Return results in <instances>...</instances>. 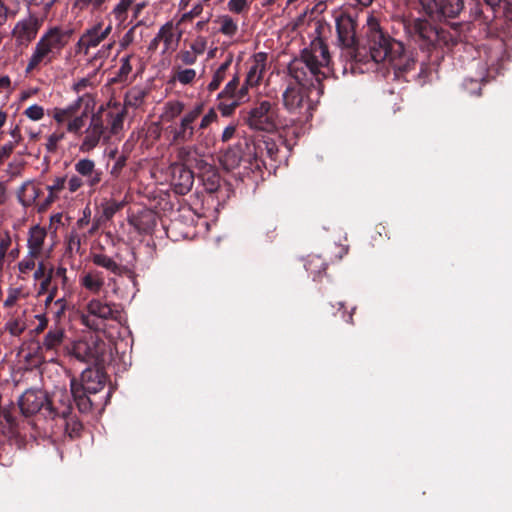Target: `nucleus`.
<instances>
[{
	"instance_id": "f257e3e1",
	"label": "nucleus",
	"mask_w": 512,
	"mask_h": 512,
	"mask_svg": "<svg viewBox=\"0 0 512 512\" xmlns=\"http://www.w3.org/2000/svg\"><path fill=\"white\" fill-rule=\"evenodd\" d=\"M95 99L92 94H83L64 107H55L52 117L58 125H64L66 132L77 137L82 136L79 151L89 153L95 149L105 132L102 117L92 114L86 129L89 114L93 112Z\"/></svg>"
},
{
	"instance_id": "f03ea898",
	"label": "nucleus",
	"mask_w": 512,
	"mask_h": 512,
	"mask_svg": "<svg viewBox=\"0 0 512 512\" xmlns=\"http://www.w3.org/2000/svg\"><path fill=\"white\" fill-rule=\"evenodd\" d=\"M329 62L327 46L322 40L316 39L302 51L300 57L290 62L288 72L294 83L316 87L330 73Z\"/></svg>"
},
{
	"instance_id": "7ed1b4c3",
	"label": "nucleus",
	"mask_w": 512,
	"mask_h": 512,
	"mask_svg": "<svg viewBox=\"0 0 512 512\" xmlns=\"http://www.w3.org/2000/svg\"><path fill=\"white\" fill-rule=\"evenodd\" d=\"M360 47L366 49L376 63L388 61L397 65L398 60L404 54L403 44L385 33L379 20L373 14L367 16L366 22L362 26Z\"/></svg>"
},
{
	"instance_id": "20e7f679",
	"label": "nucleus",
	"mask_w": 512,
	"mask_h": 512,
	"mask_svg": "<svg viewBox=\"0 0 512 512\" xmlns=\"http://www.w3.org/2000/svg\"><path fill=\"white\" fill-rule=\"evenodd\" d=\"M333 18L342 56L347 60H358L361 40L357 37V16L343 9H336L333 12Z\"/></svg>"
},
{
	"instance_id": "39448f33",
	"label": "nucleus",
	"mask_w": 512,
	"mask_h": 512,
	"mask_svg": "<svg viewBox=\"0 0 512 512\" xmlns=\"http://www.w3.org/2000/svg\"><path fill=\"white\" fill-rule=\"evenodd\" d=\"M68 42L67 32L52 28L48 30L37 42L27 64V71H32L39 65H47L60 54Z\"/></svg>"
},
{
	"instance_id": "423d86ee",
	"label": "nucleus",
	"mask_w": 512,
	"mask_h": 512,
	"mask_svg": "<svg viewBox=\"0 0 512 512\" xmlns=\"http://www.w3.org/2000/svg\"><path fill=\"white\" fill-rule=\"evenodd\" d=\"M68 42L67 32L52 28L48 30L37 42L27 64V71H32L39 65H47L60 54Z\"/></svg>"
},
{
	"instance_id": "0eeeda50",
	"label": "nucleus",
	"mask_w": 512,
	"mask_h": 512,
	"mask_svg": "<svg viewBox=\"0 0 512 512\" xmlns=\"http://www.w3.org/2000/svg\"><path fill=\"white\" fill-rule=\"evenodd\" d=\"M68 42L67 32L52 28L48 30L37 42L27 64V71H32L39 65H47L60 54Z\"/></svg>"
},
{
	"instance_id": "6e6552de",
	"label": "nucleus",
	"mask_w": 512,
	"mask_h": 512,
	"mask_svg": "<svg viewBox=\"0 0 512 512\" xmlns=\"http://www.w3.org/2000/svg\"><path fill=\"white\" fill-rule=\"evenodd\" d=\"M112 321H122L118 306L98 298L89 300L81 314V323L95 331L104 330Z\"/></svg>"
},
{
	"instance_id": "1a4fd4ad",
	"label": "nucleus",
	"mask_w": 512,
	"mask_h": 512,
	"mask_svg": "<svg viewBox=\"0 0 512 512\" xmlns=\"http://www.w3.org/2000/svg\"><path fill=\"white\" fill-rule=\"evenodd\" d=\"M106 383L105 375L98 369H86L82 372L80 380L72 379L70 394L82 412L91 409V401L86 394H95L103 389Z\"/></svg>"
},
{
	"instance_id": "9d476101",
	"label": "nucleus",
	"mask_w": 512,
	"mask_h": 512,
	"mask_svg": "<svg viewBox=\"0 0 512 512\" xmlns=\"http://www.w3.org/2000/svg\"><path fill=\"white\" fill-rule=\"evenodd\" d=\"M311 86H300L290 82L282 94L285 109L292 116L287 121L289 127L295 122H302L311 117L313 105L308 98V90Z\"/></svg>"
},
{
	"instance_id": "9b49d317",
	"label": "nucleus",
	"mask_w": 512,
	"mask_h": 512,
	"mask_svg": "<svg viewBox=\"0 0 512 512\" xmlns=\"http://www.w3.org/2000/svg\"><path fill=\"white\" fill-rule=\"evenodd\" d=\"M248 124L255 130L266 132L289 127L287 120L277 116L276 108L269 101H262L250 110Z\"/></svg>"
},
{
	"instance_id": "f8f14e48",
	"label": "nucleus",
	"mask_w": 512,
	"mask_h": 512,
	"mask_svg": "<svg viewBox=\"0 0 512 512\" xmlns=\"http://www.w3.org/2000/svg\"><path fill=\"white\" fill-rule=\"evenodd\" d=\"M106 344L97 335L73 342L69 353L82 362L98 363L103 360Z\"/></svg>"
},
{
	"instance_id": "ddd939ff",
	"label": "nucleus",
	"mask_w": 512,
	"mask_h": 512,
	"mask_svg": "<svg viewBox=\"0 0 512 512\" xmlns=\"http://www.w3.org/2000/svg\"><path fill=\"white\" fill-rule=\"evenodd\" d=\"M18 404L23 415L31 416L41 411L53 415L52 403L42 389H27L19 398Z\"/></svg>"
},
{
	"instance_id": "4468645a",
	"label": "nucleus",
	"mask_w": 512,
	"mask_h": 512,
	"mask_svg": "<svg viewBox=\"0 0 512 512\" xmlns=\"http://www.w3.org/2000/svg\"><path fill=\"white\" fill-rule=\"evenodd\" d=\"M204 109L203 103H197L193 108L186 111L181 117L178 128L173 132L174 142L191 141L196 133L194 122L199 118Z\"/></svg>"
},
{
	"instance_id": "2eb2a0df",
	"label": "nucleus",
	"mask_w": 512,
	"mask_h": 512,
	"mask_svg": "<svg viewBox=\"0 0 512 512\" xmlns=\"http://www.w3.org/2000/svg\"><path fill=\"white\" fill-rule=\"evenodd\" d=\"M267 53L258 52L248 60V71L244 86L240 89L241 96L244 98L250 87L260 84L267 68Z\"/></svg>"
},
{
	"instance_id": "dca6fc26",
	"label": "nucleus",
	"mask_w": 512,
	"mask_h": 512,
	"mask_svg": "<svg viewBox=\"0 0 512 512\" xmlns=\"http://www.w3.org/2000/svg\"><path fill=\"white\" fill-rule=\"evenodd\" d=\"M111 31V24L106 27H103L102 22L92 25L79 38L77 43L79 50L87 55L89 50L99 46L110 35Z\"/></svg>"
},
{
	"instance_id": "f3484780",
	"label": "nucleus",
	"mask_w": 512,
	"mask_h": 512,
	"mask_svg": "<svg viewBox=\"0 0 512 512\" xmlns=\"http://www.w3.org/2000/svg\"><path fill=\"white\" fill-rule=\"evenodd\" d=\"M170 181L179 194L187 193L194 182L193 174L184 164L174 163L169 168Z\"/></svg>"
},
{
	"instance_id": "a211bd4d",
	"label": "nucleus",
	"mask_w": 512,
	"mask_h": 512,
	"mask_svg": "<svg viewBox=\"0 0 512 512\" xmlns=\"http://www.w3.org/2000/svg\"><path fill=\"white\" fill-rule=\"evenodd\" d=\"M74 170L90 188H94L101 182L102 172L96 168V164L92 159H79L74 164Z\"/></svg>"
},
{
	"instance_id": "6ab92c4d",
	"label": "nucleus",
	"mask_w": 512,
	"mask_h": 512,
	"mask_svg": "<svg viewBox=\"0 0 512 512\" xmlns=\"http://www.w3.org/2000/svg\"><path fill=\"white\" fill-rule=\"evenodd\" d=\"M181 36L182 32L179 26L172 21L162 25L158 31V39H161L164 44L163 53L176 50Z\"/></svg>"
},
{
	"instance_id": "aec40b11",
	"label": "nucleus",
	"mask_w": 512,
	"mask_h": 512,
	"mask_svg": "<svg viewBox=\"0 0 512 512\" xmlns=\"http://www.w3.org/2000/svg\"><path fill=\"white\" fill-rule=\"evenodd\" d=\"M12 34L18 44L27 45L37 34L35 21L31 18L19 21L15 25Z\"/></svg>"
},
{
	"instance_id": "412c9836",
	"label": "nucleus",
	"mask_w": 512,
	"mask_h": 512,
	"mask_svg": "<svg viewBox=\"0 0 512 512\" xmlns=\"http://www.w3.org/2000/svg\"><path fill=\"white\" fill-rule=\"evenodd\" d=\"M41 190L35 185L33 180H26L22 183L16 192L18 202L25 208L32 206L38 197Z\"/></svg>"
},
{
	"instance_id": "4be33fe9",
	"label": "nucleus",
	"mask_w": 512,
	"mask_h": 512,
	"mask_svg": "<svg viewBox=\"0 0 512 512\" xmlns=\"http://www.w3.org/2000/svg\"><path fill=\"white\" fill-rule=\"evenodd\" d=\"M47 233L45 229L39 225L30 228L28 233L27 248L31 254L42 256L44 253V243Z\"/></svg>"
},
{
	"instance_id": "5701e85b",
	"label": "nucleus",
	"mask_w": 512,
	"mask_h": 512,
	"mask_svg": "<svg viewBox=\"0 0 512 512\" xmlns=\"http://www.w3.org/2000/svg\"><path fill=\"white\" fill-rule=\"evenodd\" d=\"M464 8L463 0H441L438 2L437 12L432 18L441 20L457 17Z\"/></svg>"
},
{
	"instance_id": "b1692460",
	"label": "nucleus",
	"mask_w": 512,
	"mask_h": 512,
	"mask_svg": "<svg viewBox=\"0 0 512 512\" xmlns=\"http://www.w3.org/2000/svg\"><path fill=\"white\" fill-rule=\"evenodd\" d=\"M64 339V330L60 327L51 328L45 335L40 349L42 352L52 353L50 360H54L57 349Z\"/></svg>"
},
{
	"instance_id": "393cba45",
	"label": "nucleus",
	"mask_w": 512,
	"mask_h": 512,
	"mask_svg": "<svg viewBox=\"0 0 512 512\" xmlns=\"http://www.w3.org/2000/svg\"><path fill=\"white\" fill-rule=\"evenodd\" d=\"M125 117V107H121L120 105L114 103L112 108L107 113V121L111 134L117 135L123 130Z\"/></svg>"
},
{
	"instance_id": "a878e982",
	"label": "nucleus",
	"mask_w": 512,
	"mask_h": 512,
	"mask_svg": "<svg viewBox=\"0 0 512 512\" xmlns=\"http://www.w3.org/2000/svg\"><path fill=\"white\" fill-rule=\"evenodd\" d=\"M80 284L88 291L98 294L104 286L103 274L97 270L88 271L81 276Z\"/></svg>"
},
{
	"instance_id": "bb28decb",
	"label": "nucleus",
	"mask_w": 512,
	"mask_h": 512,
	"mask_svg": "<svg viewBox=\"0 0 512 512\" xmlns=\"http://www.w3.org/2000/svg\"><path fill=\"white\" fill-rule=\"evenodd\" d=\"M185 104L179 100H170L163 105L160 118L164 122H170L181 115Z\"/></svg>"
},
{
	"instance_id": "cd10ccee",
	"label": "nucleus",
	"mask_w": 512,
	"mask_h": 512,
	"mask_svg": "<svg viewBox=\"0 0 512 512\" xmlns=\"http://www.w3.org/2000/svg\"><path fill=\"white\" fill-rule=\"evenodd\" d=\"M416 30L419 36L428 43H435L439 39V31L427 21L419 20L416 23Z\"/></svg>"
},
{
	"instance_id": "c85d7f7f",
	"label": "nucleus",
	"mask_w": 512,
	"mask_h": 512,
	"mask_svg": "<svg viewBox=\"0 0 512 512\" xmlns=\"http://www.w3.org/2000/svg\"><path fill=\"white\" fill-rule=\"evenodd\" d=\"M216 23L219 25V32L225 36L233 37L238 31V24L230 15H220Z\"/></svg>"
},
{
	"instance_id": "c756f323",
	"label": "nucleus",
	"mask_w": 512,
	"mask_h": 512,
	"mask_svg": "<svg viewBox=\"0 0 512 512\" xmlns=\"http://www.w3.org/2000/svg\"><path fill=\"white\" fill-rule=\"evenodd\" d=\"M145 96L146 92L144 89L133 87L126 93L123 107L125 109L127 107L138 108L143 104Z\"/></svg>"
},
{
	"instance_id": "7c9ffc66",
	"label": "nucleus",
	"mask_w": 512,
	"mask_h": 512,
	"mask_svg": "<svg viewBox=\"0 0 512 512\" xmlns=\"http://www.w3.org/2000/svg\"><path fill=\"white\" fill-rule=\"evenodd\" d=\"M242 160L239 149H228L222 156L221 162L225 169L232 170L239 166Z\"/></svg>"
},
{
	"instance_id": "2f4dec72",
	"label": "nucleus",
	"mask_w": 512,
	"mask_h": 512,
	"mask_svg": "<svg viewBox=\"0 0 512 512\" xmlns=\"http://www.w3.org/2000/svg\"><path fill=\"white\" fill-rule=\"evenodd\" d=\"M12 242L13 235L8 230L0 231V271L4 269L5 258Z\"/></svg>"
},
{
	"instance_id": "473e14b6",
	"label": "nucleus",
	"mask_w": 512,
	"mask_h": 512,
	"mask_svg": "<svg viewBox=\"0 0 512 512\" xmlns=\"http://www.w3.org/2000/svg\"><path fill=\"white\" fill-rule=\"evenodd\" d=\"M121 207L122 203L113 200L102 203L101 214L97 217V221L106 222L110 220Z\"/></svg>"
},
{
	"instance_id": "72a5a7b5",
	"label": "nucleus",
	"mask_w": 512,
	"mask_h": 512,
	"mask_svg": "<svg viewBox=\"0 0 512 512\" xmlns=\"http://www.w3.org/2000/svg\"><path fill=\"white\" fill-rule=\"evenodd\" d=\"M197 72L192 68H177L173 75V80L182 85H189L196 79Z\"/></svg>"
},
{
	"instance_id": "f704fd0d",
	"label": "nucleus",
	"mask_w": 512,
	"mask_h": 512,
	"mask_svg": "<svg viewBox=\"0 0 512 512\" xmlns=\"http://www.w3.org/2000/svg\"><path fill=\"white\" fill-rule=\"evenodd\" d=\"M93 263L103 267L113 273H119V265L109 256L104 254H94L92 257Z\"/></svg>"
},
{
	"instance_id": "c9c22d12",
	"label": "nucleus",
	"mask_w": 512,
	"mask_h": 512,
	"mask_svg": "<svg viewBox=\"0 0 512 512\" xmlns=\"http://www.w3.org/2000/svg\"><path fill=\"white\" fill-rule=\"evenodd\" d=\"M135 0H120V2L112 10V14L119 24H122L127 19V12Z\"/></svg>"
},
{
	"instance_id": "e433bc0d",
	"label": "nucleus",
	"mask_w": 512,
	"mask_h": 512,
	"mask_svg": "<svg viewBox=\"0 0 512 512\" xmlns=\"http://www.w3.org/2000/svg\"><path fill=\"white\" fill-rule=\"evenodd\" d=\"M239 84L238 77H234L232 80H230L224 90L219 94L220 98L228 97V98H234L237 101L243 100V98H240L241 93L240 90L237 92V87Z\"/></svg>"
},
{
	"instance_id": "4c0bfd02",
	"label": "nucleus",
	"mask_w": 512,
	"mask_h": 512,
	"mask_svg": "<svg viewBox=\"0 0 512 512\" xmlns=\"http://www.w3.org/2000/svg\"><path fill=\"white\" fill-rule=\"evenodd\" d=\"M5 329L12 336H19L26 329V323L21 317L13 318L6 323Z\"/></svg>"
},
{
	"instance_id": "58836bf2",
	"label": "nucleus",
	"mask_w": 512,
	"mask_h": 512,
	"mask_svg": "<svg viewBox=\"0 0 512 512\" xmlns=\"http://www.w3.org/2000/svg\"><path fill=\"white\" fill-rule=\"evenodd\" d=\"M229 66V62H225L219 66V68L215 71L211 82L208 84L209 91L216 90L221 82L224 80L226 75V70Z\"/></svg>"
},
{
	"instance_id": "ea45409f",
	"label": "nucleus",
	"mask_w": 512,
	"mask_h": 512,
	"mask_svg": "<svg viewBox=\"0 0 512 512\" xmlns=\"http://www.w3.org/2000/svg\"><path fill=\"white\" fill-rule=\"evenodd\" d=\"M40 256L36 254H31L29 251L27 255L18 263V269L20 273L26 274L33 270L36 266V259H38Z\"/></svg>"
},
{
	"instance_id": "a19ab883",
	"label": "nucleus",
	"mask_w": 512,
	"mask_h": 512,
	"mask_svg": "<svg viewBox=\"0 0 512 512\" xmlns=\"http://www.w3.org/2000/svg\"><path fill=\"white\" fill-rule=\"evenodd\" d=\"M66 130L65 131H55L53 133H51L48 137H47V142H46V149L49 151V152H54L57 150L58 148V144L64 140L65 136H66Z\"/></svg>"
},
{
	"instance_id": "79ce46f5",
	"label": "nucleus",
	"mask_w": 512,
	"mask_h": 512,
	"mask_svg": "<svg viewBox=\"0 0 512 512\" xmlns=\"http://www.w3.org/2000/svg\"><path fill=\"white\" fill-rule=\"evenodd\" d=\"M94 86H95V83H94L92 77H83L73 84L72 90L74 92H76L77 94H79L78 95V97H79L83 94H86V90L89 88H93ZM87 94H89V93L87 92Z\"/></svg>"
},
{
	"instance_id": "37998d69",
	"label": "nucleus",
	"mask_w": 512,
	"mask_h": 512,
	"mask_svg": "<svg viewBox=\"0 0 512 512\" xmlns=\"http://www.w3.org/2000/svg\"><path fill=\"white\" fill-rule=\"evenodd\" d=\"M227 8L231 13L243 14L248 12L250 4L248 0H228Z\"/></svg>"
},
{
	"instance_id": "c03bdc74",
	"label": "nucleus",
	"mask_w": 512,
	"mask_h": 512,
	"mask_svg": "<svg viewBox=\"0 0 512 512\" xmlns=\"http://www.w3.org/2000/svg\"><path fill=\"white\" fill-rule=\"evenodd\" d=\"M66 188V176H56L52 179L51 184L47 185L46 189L48 192H53L58 196H61V193Z\"/></svg>"
},
{
	"instance_id": "a18cd8bd",
	"label": "nucleus",
	"mask_w": 512,
	"mask_h": 512,
	"mask_svg": "<svg viewBox=\"0 0 512 512\" xmlns=\"http://www.w3.org/2000/svg\"><path fill=\"white\" fill-rule=\"evenodd\" d=\"M53 397L55 399H58V401L61 403L62 407H63V410H62V414H66L69 410H70V407H71V403H72V394L69 395L67 394L66 391H62V390H58L54 393Z\"/></svg>"
},
{
	"instance_id": "49530a36",
	"label": "nucleus",
	"mask_w": 512,
	"mask_h": 512,
	"mask_svg": "<svg viewBox=\"0 0 512 512\" xmlns=\"http://www.w3.org/2000/svg\"><path fill=\"white\" fill-rule=\"evenodd\" d=\"M24 115L32 121H39L44 117V108L38 104H33L25 109Z\"/></svg>"
},
{
	"instance_id": "de8ad7c7",
	"label": "nucleus",
	"mask_w": 512,
	"mask_h": 512,
	"mask_svg": "<svg viewBox=\"0 0 512 512\" xmlns=\"http://www.w3.org/2000/svg\"><path fill=\"white\" fill-rule=\"evenodd\" d=\"M85 183V181L77 174L66 177V187L70 194L77 192Z\"/></svg>"
},
{
	"instance_id": "09e8293b",
	"label": "nucleus",
	"mask_w": 512,
	"mask_h": 512,
	"mask_svg": "<svg viewBox=\"0 0 512 512\" xmlns=\"http://www.w3.org/2000/svg\"><path fill=\"white\" fill-rule=\"evenodd\" d=\"M218 116L217 113L210 109L201 119L199 123V130H204L208 128L212 123H214L217 120Z\"/></svg>"
},
{
	"instance_id": "8fccbe9b",
	"label": "nucleus",
	"mask_w": 512,
	"mask_h": 512,
	"mask_svg": "<svg viewBox=\"0 0 512 512\" xmlns=\"http://www.w3.org/2000/svg\"><path fill=\"white\" fill-rule=\"evenodd\" d=\"M130 58H131V56H125V57L121 58V60H120L121 65H120V68L118 71V76L121 79L126 78L132 71V66L130 64Z\"/></svg>"
},
{
	"instance_id": "3c124183",
	"label": "nucleus",
	"mask_w": 512,
	"mask_h": 512,
	"mask_svg": "<svg viewBox=\"0 0 512 512\" xmlns=\"http://www.w3.org/2000/svg\"><path fill=\"white\" fill-rule=\"evenodd\" d=\"M178 58L184 65H193L197 60V55L192 50H184L178 54Z\"/></svg>"
},
{
	"instance_id": "603ef678",
	"label": "nucleus",
	"mask_w": 512,
	"mask_h": 512,
	"mask_svg": "<svg viewBox=\"0 0 512 512\" xmlns=\"http://www.w3.org/2000/svg\"><path fill=\"white\" fill-rule=\"evenodd\" d=\"M21 294H22V291L19 288L10 289L8 291L7 298L4 301V306H6V307L13 306L17 302V300L20 298Z\"/></svg>"
},
{
	"instance_id": "864d4df0",
	"label": "nucleus",
	"mask_w": 512,
	"mask_h": 512,
	"mask_svg": "<svg viewBox=\"0 0 512 512\" xmlns=\"http://www.w3.org/2000/svg\"><path fill=\"white\" fill-rule=\"evenodd\" d=\"M423 9L426 11V13L433 17L435 15V12H437V6L438 2L437 0H419Z\"/></svg>"
},
{
	"instance_id": "5fc2aeb1",
	"label": "nucleus",
	"mask_w": 512,
	"mask_h": 512,
	"mask_svg": "<svg viewBox=\"0 0 512 512\" xmlns=\"http://www.w3.org/2000/svg\"><path fill=\"white\" fill-rule=\"evenodd\" d=\"M206 49V40L202 37L197 38L192 44H191V50L196 54L200 55L202 54Z\"/></svg>"
},
{
	"instance_id": "6e6d98bb",
	"label": "nucleus",
	"mask_w": 512,
	"mask_h": 512,
	"mask_svg": "<svg viewBox=\"0 0 512 512\" xmlns=\"http://www.w3.org/2000/svg\"><path fill=\"white\" fill-rule=\"evenodd\" d=\"M54 269L52 267L48 268V270L46 271V274L44 277H42V281H41V284H40V289L41 291H45L48 289L51 281H52V278L54 277Z\"/></svg>"
},
{
	"instance_id": "4d7b16f0",
	"label": "nucleus",
	"mask_w": 512,
	"mask_h": 512,
	"mask_svg": "<svg viewBox=\"0 0 512 512\" xmlns=\"http://www.w3.org/2000/svg\"><path fill=\"white\" fill-rule=\"evenodd\" d=\"M15 147L16 146L13 143H11L10 141L8 143H6L5 145L1 146L0 147V161L8 158L12 154Z\"/></svg>"
},
{
	"instance_id": "13d9d810",
	"label": "nucleus",
	"mask_w": 512,
	"mask_h": 512,
	"mask_svg": "<svg viewBox=\"0 0 512 512\" xmlns=\"http://www.w3.org/2000/svg\"><path fill=\"white\" fill-rule=\"evenodd\" d=\"M59 198H60V196H58L57 194H55L53 192H48L47 197L45 198V200L43 201V203L40 206V210H44V209L48 208L52 203H54Z\"/></svg>"
},
{
	"instance_id": "bf43d9fd",
	"label": "nucleus",
	"mask_w": 512,
	"mask_h": 512,
	"mask_svg": "<svg viewBox=\"0 0 512 512\" xmlns=\"http://www.w3.org/2000/svg\"><path fill=\"white\" fill-rule=\"evenodd\" d=\"M240 101L234 100L232 103L226 105V104H220L219 109L221 110L222 114L224 116H228L232 113L234 108L239 104Z\"/></svg>"
},
{
	"instance_id": "052dcab7",
	"label": "nucleus",
	"mask_w": 512,
	"mask_h": 512,
	"mask_svg": "<svg viewBox=\"0 0 512 512\" xmlns=\"http://www.w3.org/2000/svg\"><path fill=\"white\" fill-rule=\"evenodd\" d=\"M9 134L11 136L10 142L17 146L22 139L19 127L15 126L14 128H12Z\"/></svg>"
},
{
	"instance_id": "680f3d73",
	"label": "nucleus",
	"mask_w": 512,
	"mask_h": 512,
	"mask_svg": "<svg viewBox=\"0 0 512 512\" xmlns=\"http://www.w3.org/2000/svg\"><path fill=\"white\" fill-rule=\"evenodd\" d=\"M47 270L48 269H47L46 265L43 262H39L37 265V268L33 274L34 280L42 279V277L45 276Z\"/></svg>"
},
{
	"instance_id": "e2e57ef3",
	"label": "nucleus",
	"mask_w": 512,
	"mask_h": 512,
	"mask_svg": "<svg viewBox=\"0 0 512 512\" xmlns=\"http://www.w3.org/2000/svg\"><path fill=\"white\" fill-rule=\"evenodd\" d=\"M67 270L63 266H59L57 269L54 270V277H58L62 281V285L65 286L67 284V276H66Z\"/></svg>"
},
{
	"instance_id": "0e129e2a",
	"label": "nucleus",
	"mask_w": 512,
	"mask_h": 512,
	"mask_svg": "<svg viewBox=\"0 0 512 512\" xmlns=\"http://www.w3.org/2000/svg\"><path fill=\"white\" fill-rule=\"evenodd\" d=\"M235 131H236V127L234 125L227 126L222 133V136H221L222 141L226 142V141L230 140L234 136Z\"/></svg>"
},
{
	"instance_id": "69168bd1",
	"label": "nucleus",
	"mask_w": 512,
	"mask_h": 512,
	"mask_svg": "<svg viewBox=\"0 0 512 512\" xmlns=\"http://www.w3.org/2000/svg\"><path fill=\"white\" fill-rule=\"evenodd\" d=\"M7 199H8L7 187H6L5 183L0 182V205L5 204Z\"/></svg>"
},
{
	"instance_id": "338daca9",
	"label": "nucleus",
	"mask_w": 512,
	"mask_h": 512,
	"mask_svg": "<svg viewBox=\"0 0 512 512\" xmlns=\"http://www.w3.org/2000/svg\"><path fill=\"white\" fill-rule=\"evenodd\" d=\"M8 17V10L0 0V26H2Z\"/></svg>"
},
{
	"instance_id": "774afa93",
	"label": "nucleus",
	"mask_w": 512,
	"mask_h": 512,
	"mask_svg": "<svg viewBox=\"0 0 512 512\" xmlns=\"http://www.w3.org/2000/svg\"><path fill=\"white\" fill-rule=\"evenodd\" d=\"M69 247L73 249L76 247L77 249L80 247V238L76 234H72L69 239Z\"/></svg>"
}]
</instances>
